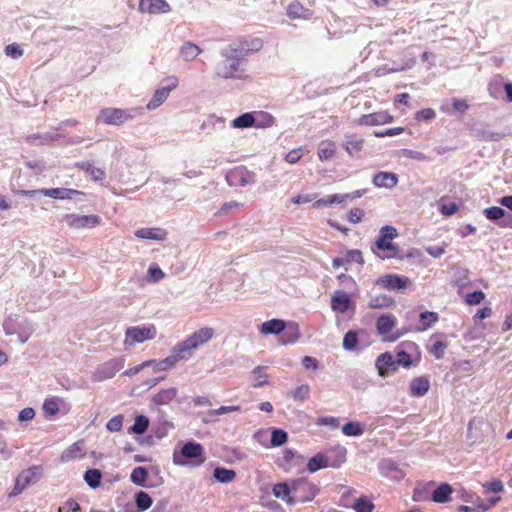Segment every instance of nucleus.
Returning <instances> with one entry per match:
<instances>
[{
	"label": "nucleus",
	"mask_w": 512,
	"mask_h": 512,
	"mask_svg": "<svg viewBox=\"0 0 512 512\" xmlns=\"http://www.w3.org/2000/svg\"><path fill=\"white\" fill-rule=\"evenodd\" d=\"M62 221L72 229H85L94 228L101 223V218L97 215H80V214H66L63 216Z\"/></svg>",
	"instance_id": "0eeeda50"
},
{
	"label": "nucleus",
	"mask_w": 512,
	"mask_h": 512,
	"mask_svg": "<svg viewBox=\"0 0 512 512\" xmlns=\"http://www.w3.org/2000/svg\"><path fill=\"white\" fill-rule=\"evenodd\" d=\"M288 435L284 430L274 429L271 433V445L274 447L281 446L287 441Z\"/></svg>",
	"instance_id": "8fccbe9b"
},
{
	"label": "nucleus",
	"mask_w": 512,
	"mask_h": 512,
	"mask_svg": "<svg viewBox=\"0 0 512 512\" xmlns=\"http://www.w3.org/2000/svg\"><path fill=\"white\" fill-rule=\"evenodd\" d=\"M484 215L491 221H496L501 227H512V214L507 213L503 208L492 206L484 210Z\"/></svg>",
	"instance_id": "f8f14e48"
},
{
	"label": "nucleus",
	"mask_w": 512,
	"mask_h": 512,
	"mask_svg": "<svg viewBox=\"0 0 512 512\" xmlns=\"http://www.w3.org/2000/svg\"><path fill=\"white\" fill-rule=\"evenodd\" d=\"M213 475L219 482L229 483L235 478L236 473L234 470L231 469L217 467L214 469Z\"/></svg>",
	"instance_id": "79ce46f5"
},
{
	"label": "nucleus",
	"mask_w": 512,
	"mask_h": 512,
	"mask_svg": "<svg viewBox=\"0 0 512 512\" xmlns=\"http://www.w3.org/2000/svg\"><path fill=\"white\" fill-rule=\"evenodd\" d=\"M43 410L48 415H55L59 411L58 402L54 399H47L43 404Z\"/></svg>",
	"instance_id": "680f3d73"
},
{
	"label": "nucleus",
	"mask_w": 512,
	"mask_h": 512,
	"mask_svg": "<svg viewBox=\"0 0 512 512\" xmlns=\"http://www.w3.org/2000/svg\"><path fill=\"white\" fill-rule=\"evenodd\" d=\"M430 388L429 380L426 377H418L412 380L411 394L416 397L424 396Z\"/></svg>",
	"instance_id": "bb28decb"
},
{
	"label": "nucleus",
	"mask_w": 512,
	"mask_h": 512,
	"mask_svg": "<svg viewBox=\"0 0 512 512\" xmlns=\"http://www.w3.org/2000/svg\"><path fill=\"white\" fill-rule=\"evenodd\" d=\"M353 307L350 296L342 290H338L331 297V308L335 312L344 313Z\"/></svg>",
	"instance_id": "4468645a"
},
{
	"label": "nucleus",
	"mask_w": 512,
	"mask_h": 512,
	"mask_svg": "<svg viewBox=\"0 0 512 512\" xmlns=\"http://www.w3.org/2000/svg\"><path fill=\"white\" fill-rule=\"evenodd\" d=\"M177 395L175 388H168L160 391L153 397V401L156 405H166L170 403Z\"/></svg>",
	"instance_id": "c9c22d12"
},
{
	"label": "nucleus",
	"mask_w": 512,
	"mask_h": 512,
	"mask_svg": "<svg viewBox=\"0 0 512 512\" xmlns=\"http://www.w3.org/2000/svg\"><path fill=\"white\" fill-rule=\"evenodd\" d=\"M398 176L392 172H378L374 175L372 183L379 188L393 189L398 184Z\"/></svg>",
	"instance_id": "dca6fc26"
},
{
	"label": "nucleus",
	"mask_w": 512,
	"mask_h": 512,
	"mask_svg": "<svg viewBox=\"0 0 512 512\" xmlns=\"http://www.w3.org/2000/svg\"><path fill=\"white\" fill-rule=\"evenodd\" d=\"M291 484L293 504L311 501L318 492L316 486L304 478L293 480Z\"/></svg>",
	"instance_id": "39448f33"
},
{
	"label": "nucleus",
	"mask_w": 512,
	"mask_h": 512,
	"mask_svg": "<svg viewBox=\"0 0 512 512\" xmlns=\"http://www.w3.org/2000/svg\"><path fill=\"white\" fill-rule=\"evenodd\" d=\"M164 278L163 271L158 266H151L148 269V281L156 283Z\"/></svg>",
	"instance_id": "bf43d9fd"
},
{
	"label": "nucleus",
	"mask_w": 512,
	"mask_h": 512,
	"mask_svg": "<svg viewBox=\"0 0 512 512\" xmlns=\"http://www.w3.org/2000/svg\"><path fill=\"white\" fill-rule=\"evenodd\" d=\"M358 338L357 334L354 331H348L343 338V348L345 350H354L357 346Z\"/></svg>",
	"instance_id": "3c124183"
},
{
	"label": "nucleus",
	"mask_w": 512,
	"mask_h": 512,
	"mask_svg": "<svg viewBox=\"0 0 512 512\" xmlns=\"http://www.w3.org/2000/svg\"><path fill=\"white\" fill-rule=\"evenodd\" d=\"M135 236L140 239L163 241L167 232L162 228H141L135 232Z\"/></svg>",
	"instance_id": "aec40b11"
},
{
	"label": "nucleus",
	"mask_w": 512,
	"mask_h": 512,
	"mask_svg": "<svg viewBox=\"0 0 512 512\" xmlns=\"http://www.w3.org/2000/svg\"><path fill=\"white\" fill-rule=\"evenodd\" d=\"M363 143V138L357 137L355 135H350L346 136L345 141L343 143V147L349 155L353 156L361 151Z\"/></svg>",
	"instance_id": "c85d7f7f"
},
{
	"label": "nucleus",
	"mask_w": 512,
	"mask_h": 512,
	"mask_svg": "<svg viewBox=\"0 0 512 512\" xmlns=\"http://www.w3.org/2000/svg\"><path fill=\"white\" fill-rule=\"evenodd\" d=\"M76 166L87 173L94 181H101L105 178V171L101 168L96 167L90 161H81Z\"/></svg>",
	"instance_id": "4be33fe9"
},
{
	"label": "nucleus",
	"mask_w": 512,
	"mask_h": 512,
	"mask_svg": "<svg viewBox=\"0 0 512 512\" xmlns=\"http://www.w3.org/2000/svg\"><path fill=\"white\" fill-rule=\"evenodd\" d=\"M3 328L6 335L18 334V339L21 344H24L29 339V336L35 330L34 324L24 320L20 323L15 324L14 320L9 318L4 321Z\"/></svg>",
	"instance_id": "1a4fd4ad"
},
{
	"label": "nucleus",
	"mask_w": 512,
	"mask_h": 512,
	"mask_svg": "<svg viewBox=\"0 0 512 512\" xmlns=\"http://www.w3.org/2000/svg\"><path fill=\"white\" fill-rule=\"evenodd\" d=\"M273 494L276 498L286 501L288 504L292 503V484L278 483L273 487Z\"/></svg>",
	"instance_id": "7c9ffc66"
},
{
	"label": "nucleus",
	"mask_w": 512,
	"mask_h": 512,
	"mask_svg": "<svg viewBox=\"0 0 512 512\" xmlns=\"http://www.w3.org/2000/svg\"><path fill=\"white\" fill-rule=\"evenodd\" d=\"M135 502L138 509L147 510L152 504V499L146 492L140 491L135 495Z\"/></svg>",
	"instance_id": "09e8293b"
},
{
	"label": "nucleus",
	"mask_w": 512,
	"mask_h": 512,
	"mask_svg": "<svg viewBox=\"0 0 512 512\" xmlns=\"http://www.w3.org/2000/svg\"><path fill=\"white\" fill-rule=\"evenodd\" d=\"M138 10L148 14H163L171 11L165 0H140Z\"/></svg>",
	"instance_id": "ddd939ff"
},
{
	"label": "nucleus",
	"mask_w": 512,
	"mask_h": 512,
	"mask_svg": "<svg viewBox=\"0 0 512 512\" xmlns=\"http://www.w3.org/2000/svg\"><path fill=\"white\" fill-rule=\"evenodd\" d=\"M302 155L303 152L301 148L293 149L286 154L285 160L290 164H295L301 159Z\"/></svg>",
	"instance_id": "0e129e2a"
},
{
	"label": "nucleus",
	"mask_w": 512,
	"mask_h": 512,
	"mask_svg": "<svg viewBox=\"0 0 512 512\" xmlns=\"http://www.w3.org/2000/svg\"><path fill=\"white\" fill-rule=\"evenodd\" d=\"M342 432L346 436H361L364 430L359 422H348L342 427Z\"/></svg>",
	"instance_id": "49530a36"
},
{
	"label": "nucleus",
	"mask_w": 512,
	"mask_h": 512,
	"mask_svg": "<svg viewBox=\"0 0 512 512\" xmlns=\"http://www.w3.org/2000/svg\"><path fill=\"white\" fill-rule=\"evenodd\" d=\"M409 283L410 280L407 277L397 274H387L376 280L377 286L390 291H404Z\"/></svg>",
	"instance_id": "9b49d317"
},
{
	"label": "nucleus",
	"mask_w": 512,
	"mask_h": 512,
	"mask_svg": "<svg viewBox=\"0 0 512 512\" xmlns=\"http://www.w3.org/2000/svg\"><path fill=\"white\" fill-rule=\"evenodd\" d=\"M485 298V294L482 291H475L468 293L465 297V302L469 305L480 304Z\"/></svg>",
	"instance_id": "13d9d810"
},
{
	"label": "nucleus",
	"mask_w": 512,
	"mask_h": 512,
	"mask_svg": "<svg viewBox=\"0 0 512 512\" xmlns=\"http://www.w3.org/2000/svg\"><path fill=\"white\" fill-rule=\"evenodd\" d=\"M124 367V360L122 358L110 359L100 364L92 375V379L101 382L112 378L118 371Z\"/></svg>",
	"instance_id": "9d476101"
},
{
	"label": "nucleus",
	"mask_w": 512,
	"mask_h": 512,
	"mask_svg": "<svg viewBox=\"0 0 512 512\" xmlns=\"http://www.w3.org/2000/svg\"><path fill=\"white\" fill-rule=\"evenodd\" d=\"M394 299L386 294H376L370 297L368 306L373 309L388 308L393 306Z\"/></svg>",
	"instance_id": "c756f323"
},
{
	"label": "nucleus",
	"mask_w": 512,
	"mask_h": 512,
	"mask_svg": "<svg viewBox=\"0 0 512 512\" xmlns=\"http://www.w3.org/2000/svg\"><path fill=\"white\" fill-rule=\"evenodd\" d=\"M398 236L397 229L393 226H383L379 231V236L375 241V247L383 252H388L382 258H392L396 254L397 247L393 243V239Z\"/></svg>",
	"instance_id": "20e7f679"
},
{
	"label": "nucleus",
	"mask_w": 512,
	"mask_h": 512,
	"mask_svg": "<svg viewBox=\"0 0 512 512\" xmlns=\"http://www.w3.org/2000/svg\"><path fill=\"white\" fill-rule=\"evenodd\" d=\"M438 321V314L435 312H422L420 314V322L422 324V329L426 330L432 326L433 323Z\"/></svg>",
	"instance_id": "de8ad7c7"
},
{
	"label": "nucleus",
	"mask_w": 512,
	"mask_h": 512,
	"mask_svg": "<svg viewBox=\"0 0 512 512\" xmlns=\"http://www.w3.org/2000/svg\"><path fill=\"white\" fill-rule=\"evenodd\" d=\"M397 368L401 365L403 367H410L411 356L404 350H400L394 357Z\"/></svg>",
	"instance_id": "5fc2aeb1"
},
{
	"label": "nucleus",
	"mask_w": 512,
	"mask_h": 512,
	"mask_svg": "<svg viewBox=\"0 0 512 512\" xmlns=\"http://www.w3.org/2000/svg\"><path fill=\"white\" fill-rule=\"evenodd\" d=\"M397 318L392 314L381 315L377 319L376 328L379 334L385 335L389 333L396 325Z\"/></svg>",
	"instance_id": "b1692460"
},
{
	"label": "nucleus",
	"mask_w": 512,
	"mask_h": 512,
	"mask_svg": "<svg viewBox=\"0 0 512 512\" xmlns=\"http://www.w3.org/2000/svg\"><path fill=\"white\" fill-rule=\"evenodd\" d=\"M84 456V451L82 449V442H76L65 449L61 454V462L66 463L75 458H81Z\"/></svg>",
	"instance_id": "cd10ccee"
},
{
	"label": "nucleus",
	"mask_w": 512,
	"mask_h": 512,
	"mask_svg": "<svg viewBox=\"0 0 512 512\" xmlns=\"http://www.w3.org/2000/svg\"><path fill=\"white\" fill-rule=\"evenodd\" d=\"M255 124L254 127L257 128H269L272 127L275 123V118L267 112L259 111L254 114Z\"/></svg>",
	"instance_id": "f704fd0d"
},
{
	"label": "nucleus",
	"mask_w": 512,
	"mask_h": 512,
	"mask_svg": "<svg viewBox=\"0 0 512 512\" xmlns=\"http://www.w3.org/2000/svg\"><path fill=\"white\" fill-rule=\"evenodd\" d=\"M193 350H195V347L188 337L173 348L172 355L176 356L178 362L180 360L188 359Z\"/></svg>",
	"instance_id": "5701e85b"
},
{
	"label": "nucleus",
	"mask_w": 512,
	"mask_h": 512,
	"mask_svg": "<svg viewBox=\"0 0 512 512\" xmlns=\"http://www.w3.org/2000/svg\"><path fill=\"white\" fill-rule=\"evenodd\" d=\"M19 475L21 476V481L26 482V484L29 486L30 484L39 480L41 476V468L33 466L22 471Z\"/></svg>",
	"instance_id": "58836bf2"
},
{
	"label": "nucleus",
	"mask_w": 512,
	"mask_h": 512,
	"mask_svg": "<svg viewBox=\"0 0 512 512\" xmlns=\"http://www.w3.org/2000/svg\"><path fill=\"white\" fill-rule=\"evenodd\" d=\"M123 424V416L117 415L112 417L106 424V428L110 432H118L121 430Z\"/></svg>",
	"instance_id": "4d7b16f0"
},
{
	"label": "nucleus",
	"mask_w": 512,
	"mask_h": 512,
	"mask_svg": "<svg viewBox=\"0 0 512 512\" xmlns=\"http://www.w3.org/2000/svg\"><path fill=\"white\" fill-rule=\"evenodd\" d=\"M157 335L154 325L129 327L125 332L124 344L133 346L146 340H153Z\"/></svg>",
	"instance_id": "423d86ee"
},
{
	"label": "nucleus",
	"mask_w": 512,
	"mask_h": 512,
	"mask_svg": "<svg viewBox=\"0 0 512 512\" xmlns=\"http://www.w3.org/2000/svg\"><path fill=\"white\" fill-rule=\"evenodd\" d=\"M177 363L176 356H173L172 354L165 359L156 362L153 367L154 372H162L166 371L169 368H172Z\"/></svg>",
	"instance_id": "a18cd8bd"
},
{
	"label": "nucleus",
	"mask_w": 512,
	"mask_h": 512,
	"mask_svg": "<svg viewBox=\"0 0 512 512\" xmlns=\"http://www.w3.org/2000/svg\"><path fill=\"white\" fill-rule=\"evenodd\" d=\"M446 344L442 341H436L430 349V352L435 356L436 359H441L444 355Z\"/></svg>",
	"instance_id": "e2e57ef3"
},
{
	"label": "nucleus",
	"mask_w": 512,
	"mask_h": 512,
	"mask_svg": "<svg viewBox=\"0 0 512 512\" xmlns=\"http://www.w3.org/2000/svg\"><path fill=\"white\" fill-rule=\"evenodd\" d=\"M453 489L448 483H441L432 492V500L437 503H446L450 501Z\"/></svg>",
	"instance_id": "393cba45"
},
{
	"label": "nucleus",
	"mask_w": 512,
	"mask_h": 512,
	"mask_svg": "<svg viewBox=\"0 0 512 512\" xmlns=\"http://www.w3.org/2000/svg\"><path fill=\"white\" fill-rule=\"evenodd\" d=\"M393 117L387 112H377L368 115H363L359 122L362 125L375 126L390 123Z\"/></svg>",
	"instance_id": "a211bd4d"
},
{
	"label": "nucleus",
	"mask_w": 512,
	"mask_h": 512,
	"mask_svg": "<svg viewBox=\"0 0 512 512\" xmlns=\"http://www.w3.org/2000/svg\"><path fill=\"white\" fill-rule=\"evenodd\" d=\"M102 473L98 469H89L84 474V480L87 485L91 488H97L100 486Z\"/></svg>",
	"instance_id": "a19ab883"
},
{
	"label": "nucleus",
	"mask_w": 512,
	"mask_h": 512,
	"mask_svg": "<svg viewBox=\"0 0 512 512\" xmlns=\"http://www.w3.org/2000/svg\"><path fill=\"white\" fill-rule=\"evenodd\" d=\"M40 192L41 195L59 200L74 199L76 196L83 194L81 191L68 188L40 189Z\"/></svg>",
	"instance_id": "2eb2a0df"
},
{
	"label": "nucleus",
	"mask_w": 512,
	"mask_h": 512,
	"mask_svg": "<svg viewBox=\"0 0 512 512\" xmlns=\"http://www.w3.org/2000/svg\"><path fill=\"white\" fill-rule=\"evenodd\" d=\"M375 367L377 368L380 376H385L386 371L388 370H397L395 358L389 352L382 353L376 358Z\"/></svg>",
	"instance_id": "f3484780"
},
{
	"label": "nucleus",
	"mask_w": 512,
	"mask_h": 512,
	"mask_svg": "<svg viewBox=\"0 0 512 512\" xmlns=\"http://www.w3.org/2000/svg\"><path fill=\"white\" fill-rule=\"evenodd\" d=\"M5 53H6V55L11 56L14 59H17V58L22 56L23 51H22V49L20 48L19 45H17V44H9L5 48Z\"/></svg>",
	"instance_id": "69168bd1"
},
{
	"label": "nucleus",
	"mask_w": 512,
	"mask_h": 512,
	"mask_svg": "<svg viewBox=\"0 0 512 512\" xmlns=\"http://www.w3.org/2000/svg\"><path fill=\"white\" fill-rule=\"evenodd\" d=\"M287 15L291 19H307L309 17V10L303 7L302 4L295 1L287 7Z\"/></svg>",
	"instance_id": "2f4dec72"
},
{
	"label": "nucleus",
	"mask_w": 512,
	"mask_h": 512,
	"mask_svg": "<svg viewBox=\"0 0 512 512\" xmlns=\"http://www.w3.org/2000/svg\"><path fill=\"white\" fill-rule=\"evenodd\" d=\"M149 426V419L144 415H138L135 418L134 424L132 425L131 432L137 435H142L145 433Z\"/></svg>",
	"instance_id": "37998d69"
},
{
	"label": "nucleus",
	"mask_w": 512,
	"mask_h": 512,
	"mask_svg": "<svg viewBox=\"0 0 512 512\" xmlns=\"http://www.w3.org/2000/svg\"><path fill=\"white\" fill-rule=\"evenodd\" d=\"M165 85L157 88L148 102L146 108L149 111L157 109L161 106L169 97L170 93L178 86V79L176 77H170L165 80Z\"/></svg>",
	"instance_id": "6e6552de"
},
{
	"label": "nucleus",
	"mask_w": 512,
	"mask_h": 512,
	"mask_svg": "<svg viewBox=\"0 0 512 512\" xmlns=\"http://www.w3.org/2000/svg\"><path fill=\"white\" fill-rule=\"evenodd\" d=\"M252 385L254 387H260L267 383V375L265 373V368L258 366L252 371L251 375Z\"/></svg>",
	"instance_id": "c03bdc74"
},
{
	"label": "nucleus",
	"mask_w": 512,
	"mask_h": 512,
	"mask_svg": "<svg viewBox=\"0 0 512 512\" xmlns=\"http://www.w3.org/2000/svg\"><path fill=\"white\" fill-rule=\"evenodd\" d=\"M486 493H499L503 490V483L498 479H493L483 484Z\"/></svg>",
	"instance_id": "864d4df0"
},
{
	"label": "nucleus",
	"mask_w": 512,
	"mask_h": 512,
	"mask_svg": "<svg viewBox=\"0 0 512 512\" xmlns=\"http://www.w3.org/2000/svg\"><path fill=\"white\" fill-rule=\"evenodd\" d=\"M255 124L254 114L247 112L232 121V126L235 128H249Z\"/></svg>",
	"instance_id": "ea45409f"
},
{
	"label": "nucleus",
	"mask_w": 512,
	"mask_h": 512,
	"mask_svg": "<svg viewBox=\"0 0 512 512\" xmlns=\"http://www.w3.org/2000/svg\"><path fill=\"white\" fill-rule=\"evenodd\" d=\"M345 201V196H341V194H333V195H327L321 199L316 200L313 203L314 208H321L324 206H331L333 204H340Z\"/></svg>",
	"instance_id": "4c0bfd02"
},
{
	"label": "nucleus",
	"mask_w": 512,
	"mask_h": 512,
	"mask_svg": "<svg viewBox=\"0 0 512 512\" xmlns=\"http://www.w3.org/2000/svg\"><path fill=\"white\" fill-rule=\"evenodd\" d=\"M147 477V470L144 467H136L131 473V481L137 485H143Z\"/></svg>",
	"instance_id": "603ef678"
},
{
	"label": "nucleus",
	"mask_w": 512,
	"mask_h": 512,
	"mask_svg": "<svg viewBox=\"0 0 512 512\" xmlns=\"http://www.w3.org/2000/svg\"><path fill=\"white\" fill-rule=\"evenodd\" d=\"M35 417V411L33 408L27 407L22 409L18 414V420L21 422L30 421Z\"/></svg>",
	"instance_id": "774afa93"
},
{
	"label": "nucleus",
	"mask_w": 512,
	"mask_h": 512,
	"mask_svg": "<svg viewBox=\"0 0 512 512\" xmlns=\"http://www.w3.org/2000/svg\"><path fill=\"white\" fill-rule=\"evenodd\" d=\"M345 507H351L355 512H372L375 508L373 502L367 497H359L351 505L344 504Z\"/></svg>",
	"instance_id": "72a5a7b5"
},
{
	"label": "nucleus",
	"mask_w": 512,
	"mask_h": 512,
	"mask_svg": "<svg viewBox=\"0 0 512 512\" xmlns=\"http://www.w3.org/2000/svg\"><path fill=\"white\" fill-rule=\"evenodd\" d=\"M138 109L124 110L120 108H104L102 109L96 121L106 124L120 126L134 118V112Z\"/></svg>",
	"instance_id": "7ed1b4c3"
},
{
	"label": "nucleus",
	"mask_w": 512,
	"mask_h": 512,
	"mask_svg": "<svg viewBox=\"0 0 512 512\" xmlns=\"http://www.w3.org/2000/svg\"><path fill=\"white\" fill-rule=\"evenodd\" d=\"M335 453L336 456L334 459H332L329 454L325 455L322 453H318L314 455L308 461V471L311 473H315L316 471L326 467L339 468L342 465V463L345 462L346 450L343 447H337L335 448Z\"/></svg>",
	"instance_id": "f03ea898"
},
{
	"label": "nucleus",
	"mask_w": 512,
	"mask_h": 512,
	"mask_svg": "<svg viewBox=\"0 0 512 512\" xmlns=\"http://www.w3.org/2000/svg\"><path fill=\"white\" fill-rule=\"evenodd\" d=\"M248 50L244 46L236 47L234 45L223 48L220 54L224 59L217 65V74L223 78L235 77L240 70L243 56Z\"/></svg>",
	"instance_id": "f257e3e1"
},
{
	"label": "nucleus",
	"mask_w": 512,
	"mask_h": 512,
	"mask_svg": "<svg viewBox=\"0 0 512 512\" xmlns=\"http://www.w3.org/2000/svg\"><path fill=\"white\" fill-rule=\"evenodd\" d=\"M179 53L185 61H192L202 53V49L198 45L186 41L180 47Z\"/></svg>",
	"instance_id": "a878e982"
},
{
	"label": "nucleus",
	"mask_w": 512,
	"mask_h": 512,
	"mask_svg": "<svg viewBox=\"0 0 512 512\" xmlns=\"http://www.w3.org/2000/svg\"><path fill=\"white\" fill-rule=\"evenodd\" d=\"M363 216H364L363 210H361L359 208H353L349 212L348 220L353 224H357V223L361 222Z\"/></svg>",
	"instance_id": "338daca9"
},
{
	"label": "nucleus",
	"mask_w": 512,
	"mask_h": 512,
	"mask_svg": "<svg viewBox=\"0 0 512 512\" xmlns=\"http://www.w3.org/2000/svg\"><path fill=\"white\" fill-rule=\"evenodd\" d=\"M214 336V329L211 327H203L200 330L194 332L190 337V341L194 345L195 349L204 345L210 341Z\"/></svg>",
	"instance_id": "6ab92c4d"
},
{
	"label": "nucleus",
	"mask_w": 512,
	"mask_h": 512,
	"mask_svg": "<svg viewBox=\"0 0 512 512\" xmlns=\"http://www.w3.org/2000/svg\"><path fill=\"white\" fill-rule=\"evenodd\" d=\"M335 151L336 145L330 140L322 141L318 146V156L322 161L331 158Z\"/></svg>",
	"instance_id": "e433bc0d"
},
{
	"label": "nucleus",
	"mask_w": 512,
	"mask_h": 512,
	"mask_svg": "<svg viewBox=\"0 0 512 512\" xmlns=\"http://www.w3.org/2000/svg\"><path fill=\"white\" fill-rule=\"evenodd\" d=\"M202 454L203 447L195 442H188L181 449V455L188 459L199 458Z\"/></svg>",
	"instance_id": "473e14b6"
},
{
	"label": "nucleus",
	"mask_w": 512,
	"mask_h": 512,
	"mask_svg": "<svg viewBox=\"0 0 512 512\" xmlns=\"http://www.w3.org/2000/svg\"><path fill=\"white\" fill-rule=\"evenodd\" d=\"M309 386L306 385V384H303V385H300L298 386L294 391H293V398L295 400H300V401H303L305 399L308 398L309 396Z\"/></svg>",
	"instance_id": "052dcab7"
},
{
	"label": "nucleus",
	"mask_w": 512,
	"mask_h": 512,
	"mask_svg": "<svg viewBox=\"0 0 512 512\" xmlns=\"http://www.w3.org/2000/svg\"><path fill=\"white\" fill-rule=\"evenodd\" d=\"M286 328L284 320L272 319L262 323L260 327V333L265 335H278L283 332Z\"/></svg>",
	"instance_id": "412c9836"
},
{
	"label": "nucleus",
	"mask_w": 512,
	"mask_h": 512,
	"mask_svg": "<svg viewBox=\"0 0 512 512\" xmlns=\"http://www.w3.org/2000/svg\"><path fill=\"white\" fill-rule=\"evenodd\" d=\"M240 406L231 405V406H221L218 409H211L208 411V416H220L230 412L239 411Z\"/></svg>",
	"instance_id": "6e6d98bb"
}]
</instances>
